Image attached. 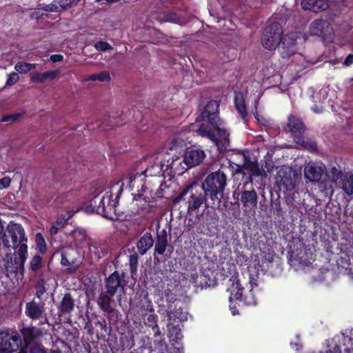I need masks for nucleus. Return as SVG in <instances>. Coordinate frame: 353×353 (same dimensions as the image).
Segmentation results:
<instances>
[{"mask_svg":"<svg viewBox=\"0 0 353 353\" xmlns=\"http://www.w3.org/2000/svg\"><path fill=\"white\" fill-rule=\"evenodd\" d=\"M21 332L23 335L26 347H27L35 339L39 337L41 335V331L39 329L35 328L34 327H24L21 330Z\"/></svg>","mask_w":353,"mask_h":353,"instance_id":"nucleus-24","label":"nucleus"},{"mask_svg":"<svg viewBox=\"0 0 353 353\" xmlns=\"http://www.w3.org/2000/svg\"><path fill=\"white\" fill-rule=\"evenodd\" d=\"M353 63V54H349L344 61V64L347 66Z\"/></svg>","mask_w":353,"mask_h":353,"instance_id":"nucleus-53","label":"nucleus"},{"mask_svg":"<svg viewBox=\"0 0 353 353\" xmlns=\"http://www.w3.org/2000/svg\"><path fill=\"white\" fill-rule=\"evenodd\" d=\"M155 319H156V316L154 315H150L148 318V320L150 322H154Z\"/></svg>","mask_w":353,"mask_h":353,"instance_id":"nucleus-61","label":"nucleus"},{"mask_svg":"<svg viewBox=\"0 0 353 353\" xmlns=\"http://www.w3.org/2000/svg\"><path fill=\"white\" fill-rule=\"evenodd\" d=\"M168 316L169 321H171L172 319H174V317L176 316L174 314V313L172 310H169V311H168Z\"/></svg>","mask_w":353,"mask_h":353,"instance_id":"nucleus-57","label":"nucleus"},{"mask_svg":"<svg viewBox=\"0 0 353 353\" xmlns=\"http://www.w3.org/2000/svg\"><path fill=\"white\" fill-rule=\"evenodd\" d=\"M287 125L294 140L301 137L305 130L303 122L299 118L292 114L288 117Z\"/></svg>","mask_w":353,"mask_h":353,"instance_id":"nucleus-17","label":"nucleus"},{"mask_svg":"<svg viewBox=\"0 0 353 353\" xmlns=\"http://www.w3.org/2000/svg\"><path fill=\"white\" fill-rule=\"evenodd\" d=\"M94 48L98 51H106L112 50V48L110 43L106 41H100L94 44Z\"/></svg>","mask_w":353,"mask_h":353,"instance_id":"nucleus-43","label":"nucleus"},{"mask_svg":"<svg viewBox=\"0 0 353 353\" xmlns=\"http://www.w3.org/2000/svg\"><path fill=\"white\" fill-rule=\"evenodd\" d=\"M30 353H54V352H48L41 345H34L31 347Z\"/></svg>","mask_w":353,"mask_h":353,"instance_id":"nucleus-49","label":"nucleus"},{"mask_svg":"<svg viewBox=\"0 0 353 353\" xmlns=\"http://www.w3.org/2000/svg\"><path fill=\"white\" fill-rule=\"evenodd\" d=\"M125 273L119 274L115 271L111 274L105 280L106 292L110 295L114 296L117 293L124 294L126 281Z\"/></svg>","mask_w":353,"mask_h":353,"instance_id":"nucleus-9","label":"nucleus"},{"mask_svg":"<svg viewBox=\"0 0 353 353\" xmlns=\"http://www.w3.org/2000/svg\"><path fill=\"white\" fill-rule=\"evenodd\" d=\"M163 295L168 302H174L176 300V295L172 293L170 289L165 290Z\"/></svg>","mask_w":353,"mask_h":353,"instance_id":"nucleus-48","label":"nucleus"},{"mask_svg":"<svg viewBox=\"0 0 353 353\" xmlns=\"http://www.w3.org/2000/svg\"><path fill=\"white\" fill-rule=\"evenodd\" d=\"M234 104L236 110L241 116L242 118H245L247 116V110L244 100L241 94H236L234 97Z\"/></svg>","mask_w":353,"mask_h":353,"instance_id":"nucleus-33","label":"nucleus"},{"mask_svg":"<svg viewBox=\"0 0 353 353\" xmlns=\"http://www.w3.org/2000/svg\"><path fill=\"white\" fill-rule=\"evenodd\" d=\"M68 219H65L63 217L59 218L55 223L52 225L50 229V232L52 235H54L57 234L59 230L63 227V225L67 222Z\"/></svg>","mask_w":353,"mask_h":353,"instance_id":"nucleus-37","label":"nucleus"},{"mask_svg":"<svg viewBox=\"0 0 353 353\" xmlns=\"http://www.w3.org/2000/svg\"><path fill=\"white\" fill-rule=\"evenodd\" d=\"M339 186L346 195H353V172H344L341 181L339 182Z\"/></svg>","mask_w":353,"mask_h":353,"instance_id":"nucleus-21","label":"nucleus"},{"mask_svg":"<svg viewBox=\"0 0 353 353\" xmlns=\"http://www.w3.org/2000/svg\"><path fill=\"white\" fill-rule=\"evenodd\" d=\"M59 3L61 8L67 9L76 4L77 0H59Z\"/></svg>","mask_w":353,"mask_h":353,"instance_id":"nucleus-46","label":"nucleus"},{"mask_svg":"<svg viewBox=\"0 0 353 353\" xmlns=\"http://www.w3.org/2000/svg\"><path fill=\"white\" fill-rule=\"evenodd\" d=\"M221 126L222 125H218V127H213L217 132V136L215 135L211 128L205 124H201L196 132L199 135L212 140L215 143L219 150L223 152L226 150L230 145V134Z\"/></svg>","mask_w":353,"mask_h":353,"instance_id":"nucleus-5","label":"nucleus"},{"mask_svg":"<svg viewBox=\"0 0 353 353\" xmlns=\"http://www.w3.org/2000/svg\"><path fill=\"white\" fill-rule=\"evenodd\" d=\"M63 59V55L61 54H52L50 57V60L53 63H57L61 61Z\"/></svg>","mask_w":353,"mask_h":353,"instance_id":"nucleus-52","label":"nucleus"},{"mask_svg":"<svg viewBox=\"0 0 353 353\" xmlns=\"http://www.w3.org/2000/svg\"><path fill=\"white\" fill-rule=\"evenodd\" d=\"M76 252L74 248L68 247L63 248L61 253V264L63 266L70 265L69 270L72 272H76L79 268V261L73 256Z\"/></svg>","mask_w":353,"mask_h":353,"instance_id":"nucleus-14","label":"nucleus"},{"mask_svg":"<svg viewBox=\"0 0 353 353\" xmlns=\"http://www.w3.org/2000/svg\"><path fill=\"white\" fill-rule=\"evenodd\" d=\"M154 245V239L150 233L144 234L137 243V248L140 254H145Z\"/></svg>","mask_w":353,"mask_h":353,"instance_id":"nucleus-22","label":"nucleus"},{"mask_svg":"<svg viewBox=\"0 0 353 353\" xmlns=\"http://www.w3.org/2000/svg\"><path fill=\"white\" fill-rule=\"evenodd\" d=\"M230 281L232 282V287L230 289L231 292L230 299H232V296H233L235 299H241L243 296V288L241 286L239 279L237 276H232Z\"/></svg>","mask_w":353,"mask_h":353,"instance_id":"nucleus-29","label":"nucleus"},{"mask_svg":"<svg viewBox=\"0 0 353 353\" xmlns=\"http://www.w3.org/2000/svg\"><path fill=\"white\" fill-rule=\"evenodd\" d=\"M208 196L198 183L193 182L187 185L182 192L176 196L174 203H177L181 199L185 201L187 205V212L192 214L198 210L199 208L205 204V208H209L211 205L208 202Z\"/></svg>","mask_w":353,"mask_h":353,"instance_id":"nucleus-2","label":"nucleus"},{"mask_svg":"<svg viewBox=\"0 0 353 353\" xmlns=\"http://www.w3.org/2000/svg\"><path fill=\"white\" fill-rule=\"evenodd\" d=\"M205 157L203 150L199 149L191 150L185 152L183 157V163L192 168L200 164Z\"/></svg>","mask_w":353,"mask_h":353,"instance_id":"nucleus-16","label":"nucleus"},{"mask_svg":"<svg viewBox=\"0 0 353 353\" xmlns=\"http://www.w3.org/2000/svg\"><path fill=\"white\" fill-rule=\"evenodd\" d=\"M219 103L216 100H212L205 105L200 118L202 121H208L212 127L221 125L222 122L219 117Z\"/></svg>","mask_w":353,"mask_h":353,"instance_id":"nucleus-10","label":"nucleus"},{"mask_svg":"<svg viewBox=\"0 0 353 353\" xmlns=\"http://www.w3.org/2000/svg\"><path fill=\"white\" fill-rule=\"evenodd\" d=\"M257 199V194L254 190L241 192V201L243 204L245 212H251V210L256 206Z\"/></svg>","mask_w":353,"mask_h":353,"instance_id":"nucleus-18","label":"nucleus"},{"mask_svg":"<svg viewBox=\"0 0 353 353\" xmlns=\"http://www.w3.org/2000/svg\"><path fill=\"white\" fill-rule=\"evenodd\" d=\"M112 296L107 292H103L98 297L97 300V305L103 312L112 314L116 311L112 305L114 303V301L112 299Z\"/></svg>","mask_w":353,"mask_h":353,"instance_id":"nucleus-20","label":"nucleus"},{"mask_svg":"<svg viewBox=\"0 0 353 353\" xmlns=\"http://www.w3.org/2000/svg\"><path fill=\"white\" fill-rule=\"evenodd\" d=\"M36 68L35 63H30L26 62H18L14 65V69L19 73L26 74L30 70Z\"/></svg>","mask_w":353,"mask_h":353,"instance_id":"nucleus-35","label":"nucleus"},{"mask_svg":"<svg viewBox=\"0 0 353 353\" xmlns=\"http://www.w3.org/2000/svg\"><path fill=\"white\" fill-rule=\"evenodd\" d=\"M312 110L316 113H321L322 112V108H319L318 106L315 105L312 108Z\"/></svg>","mask_w":353,"mask_h":353,"instance_id":"nucleus-58","label":"nucleus"},{"mask_svg":"<svg viewBox=\"0 0 353 353\" xmlns=\"http://www.w3.org/2000/svg\"><path fill=\"white\" fill-rule=\"evenodd\" d=\"M41 261H42V258L40 256H39V255L34 256L31 259V261L30 262V268L32 271L38 270L41 268Z\"/></svg>","mask_w":353,"mask_h":353,"instance_id":"nucleus-39","label":"nucleus"},{"mask_svg":"<svg viewBox=\"0 0 353 353\" xmlns=\"http://www.w3.org/2000/svg\"><path fill=\"white\" fill-rule=\"evenodd\" d=\"M227 185V176L221 170L208 174L200 185L212 201V205H219L225 188Z\"/></svg>","mask_w":353,"mask_h":353,"instance_id":"nucleus-3","label":"nucleus"},{"mask_svg":"<svg viewBox=\"0 0 353 353\" xmlns=\"http://www.w3.org/2000/svg\"><path fill=\"white\" fill-rule=\"evenodd\" d=\"M168 245V235L165 230L157 233V239L155 243L154 250L159 254H163Z\"/></svg>","mask_w":353,"mask_h":353,"instance_id":"nucleus-27","label":"nucleus"},{"mask_svg":"<svg viewBox=\"0 0 353 353\" xmlns=\"http://www.w3.org/2000/svg\"><path fill=\"white\" fill-rule=\"evenodd\" d=\"M301 148L310 152H315L317 150L316 143L311 140L305 139L302 135L294 140Z\"/></svg>","mask_w":353,"mask_h":353,"instance_id":"nucleus-30","label":"nucleus"},{"mask_svg":"<svg viewBox=\"0 0 353 353\" xmlns=\"http://www.w3.org/2000/svg\"><path fill=\"white\" fill-rule=\"evenodd\" d=\"M111 79L110 73L108 71L103 70L99 73L92 74L88 76L85 81H99L100 82H108Z\"/></svg>","mask_w":353,"mask_h":353,"instance_id":"nucleus-31","label":"nucleus"},{"mask_svg":"<svg viewBox=\"0 0 353 353\" xmlns=\"http://www.w3.org/2000/svg\"><path fill=\"white\" fill-rule=\"evenodd\" d=\"M283 33V28L279 23H270L264 30L261 37V44L269 50H275L282 40Z\"/></svg>","mask_w":353,"mask_h":353,"instance_id":"nucleus-7","label":"nucleus"},{"mask_svg":"<svg viewBox=\"0 0 353 353\" xmlns=\"http://www.w3.org/2000/svg\"><path fill=\"white\" fill-rule=\"evenodd\" d=\"M97 325L98 326H99L102 330H104L105 331L106 330V322L105 320L101 321H98L97 323Z\"/></svg>","mask_w":353,"mask_h":353,"instance_id":"nucleus-56","label":"nucleus"},{"mask_svg":"<svg viewBox=\"0 0 353 353\" xmlns=\"http://www.w3.org/2000/svg\"><path fill=\"white\" fill-rule=\"evenodd\" d=\"M71 235L75 246H81L88 240H90L85 230L82 228H76L72 232Z\"/></svg>","mask_w":353,"mask_h":353,"instance_id":"nucleus-28","label":"nucleus"},{"mask_svg":"<svg viewBox=\"0 0 353 353\" xmlns=\"http://www.w3.org/2000/svg\"><path fill=\"white\" fill-rule=\"evenodd\" d=\"M90 253L94 256L96 259H99L105 256L106 248L105 243L101 241H92L88 244Z\"/></svg>","mask_w":353,"mask_h":353,"instance_id":"nucleus-23","label":"nucleus"},{"mask_svg":"<svg viewBox=\"0 0 353 353\" xmlns=\"http://www.w3.org/2000/svg\"><path fill=\"white\" fill-rule=\"evenodd\" d=\"M119 184V182L114 184L111 187V190H117V195L114 200L112 199V192L111 191L106 192L102 196L97 195L93 199L94 204H97L96 206V212L100 214L105 217L113 219L112 214H116L117 212V204L119 199V195L123 191L122 186Z\"/></svg>","mask_w":353,"mask_h":353,"instance_id":"nucleus-4","label":"nucleus"},{"mask_svg":"<svg viewBox=\"0 0 353 353\" xmlns=\"http://www.w3.org/2000/svg\"><path fill=\"white\" fill-rule=\"evenodd\" d=\"M97 2H101L102 3H113V2H115L117 1V0H96Z\"/></svg>","mask_w":353,"mask_h":353,"instance_id":"nucleus-59","label":"nucleus"},{"mask_svg":"<svg viewBox=\"0 0 353 353\" xmlns=\"http://www.w3.org/2000/svg\"><path fill=\"white\" fill-rule=\"evenodd\" d=\"M325 171V166L322 163L310 161L304 167V176L311 182L319 181Z\"/></svg>","mask_w":353,"mask_h":353,"instance_id":"nucleus-12","label":"nucleus"},{"mask_svg":"<svg viewBox=\"0 0 353 353\" xmlns=\"http://www.w3.org/2000/svg\"><path fill=\"white\" fill-rule=\"evenodd\" d=\"M249 283L250 284V288H251L250 292H249L250 297L248 295H246L245 301L248 302V304H255L256 302V300L252 293V290L254 289V287L257 286L256 280L254 277H250Z\"/></svg>","mask_w":353,"mask_h":353,"instance_id":"nucleus-36","label":"nucleus"},{"mask_svg":"<svg viewBox=\"0 0 353 353\" xmlns=\"http://www.w3.org/2000/svg\"><path fill=\"white\" fill-rule=\"evenodd\" d=\"M96 206H97V204H94L93 199H92L90 203L85 207L84 210L87 213H92L96 212Z\"/></svg>","mask_w":353,"mask_h":353,"instance_id":"nucleus-51","label":"nucleus"},{"mask_svg":"<svg viewBox=\"0 0 353 353\" xmlns=\"http://www.w3.org/2000/svg\"><path fill=\"white\" fill-rule=\"evenodd\" d=\"M316 0H303L301 2L302 8L304 10H310L314 12Z\"/></svg>","mask_w":353,"mask_h":353,"instance_id":"nucleus-45","label":"nucleus"},{"mask_svg":"<svg viewBox=\"0 0 353 353\" xmlns=\"http://www.w3.org/2000/svg\"><path fill=\"white\" fill-rule=\"evenodd\" d=\"M143 174V172L139 174H131L128 177H127L125 180L128 181V183H129V185L132 188L134 186V182H135L137 177H141Z\"/></svg>","mask_w":353,"mask_h":353,"instance_id":"nucleus-47","label":"nucleus"},{"mask_svg":"<svg viewBox=\"0 0 353 353\" xmlns=\"http://www.w3.org/2000/svg\"><path fill=\"white\" fill-rule=\"evenodd\" d=\"M11 182V179L8 176H5L0 179V190L8 188Z\"/></svg>","mask_w":353,"mask_h":353,"instance_id":"nucleus-50","label":"nucleus"},{"mask_svg":"<svg viewBox=\"0 0 353 353\" xmlns=\"http://www.w3.org/2000/svg\"><path fill=\"white\" fill-rule=\"evenodd\" d=\"M328 3L325 0H316L314 12H319L326 10L328 8Z\"/></svg>","mask_w":353,"mask_h":353,"instance_id":"nucleus-42","label":"nucleus"},{"mask_svg":"<svg viewBox=\"0 0 353 353\" xmlns=\"http://www.w3.org/2000/svg\"><path fill=\"white\" fill-rule=\"evenodd\" d=\"M164 154H159L155 157L154 163L148 168L145 172L150 176H161L170 167L172 169L174 162L172 161L171 163H169V161H167V164L163 163V157Z\"/></svg>","mask_w":353,"mask_h":353,"instance_id":"nucleus-13","label":"nucleus"},{"mask_svg":"<svg viewBox=\"0 0 353 353\" xmlns=\"http://www.w3.org/2000/svg\"><path fill=\"white\" fill-rule=\"evenodd\" d=\"M305 40L301 32H292L285 34L282 37L278 46L281 56L284 59H288L298 54V56L302 59L301 54L298 53V45Z\"/></svg>","mask_w":353,"mask_h":353,"instance_id":"nucleus-6","label":"nucleus"},{"mask_svg":"<svg viewBox=\"0 0 353 353\" xmlns=\"http://www.w3.org/2000/svg\"><path fill=\"white\" fill-rule=\"evenodd\" d=\"M19 79V76L17 72H12L8 75L6 81V86H12L15 84Z\"/></svg>","mask_w":353,"mask_h":353,"instance_id":"nucleus-44","label":"nucleus"},{"mask_svg":"<svg viewBox=\"0 0 353 353\" xmlns=\"http://www.w3.org/2000/svg\"><path fill=\"white\" fill-rule=\"evenodd\" d=\"M17 256L13 259L11 256H7L8 259L5 263V269L8 273L20 272L23 274L25 270L24 264L28 258V252L16 251Z\"/></svg>","mask_w":353,"mask_h":353,"instance_id":"nucleus-11","label":"nucleus"},{"mask_svg":"<svg viewBox=\"0 0 353 353\" xmlns=\"http://www.w3.org/2000/svg\"><path fill=\"white\" fill-rule=\"evenodd\" d=\"M21 114L20 113L11 114L8 115H5L1 119V122L12 123L19 120L21 117Z\"/></svg>","mask_w":353,"mask_h":353,"instance_id":"nucleus-40","label":"nucleus"},{"mask_svg":"<svg viewBox=\"0 0 353 353\" xmlns=\"http://www.w3.org/2000/svg\"><path fill=\"white\" fill-rule=\"evenodd\" d=\"M309 31L312 35L324 37L330 36L332 29L327 21L316 19L310 24Z\"/></svg>","mask_w":353,"mask_h":353,"instance_id":"nucleus-15","label":"nucleus"},{"mask_svg":"<svg viewBox=\"0 0 353 353\" xmlns=\"http://www.w3.org/2000/svg\"><path fill=\"white\" fill-rule=\"evenodd\" d=\"M168 329L170 336L174 335L176 339H179L181 336L180 329L171 323L168 324Z\"/></svg>","mask_w":353,"mask_h":353,"instance_id":"nucleus-41","label":"nucleus"},{"mask_svg":"<svg viewBox=\"0 0 353 353\" xmlns=\"http://www.w3.org/2000/svg\"><path fill=\"white\" fill-rule=\"evenodd\" d=\"M35 241L38 250L41 253H45L46 252L47 248L45 239L43 235L41 233H38L35 236Z\"/></svg>","mask_w":353,"mask_h":353,"instance_id":"nucleus-38","label":"nucleus"},{"mask_svg":"<svg viewBox=\"0 0 353 353\" xmlns=\"http://www.w3.org/2000/svg\"><path fill=\"white\" fill-rule=\"evenodd\" d=\"M37 288H39V292L41 293H43L46 291L45 288H44L43 280H41L40 281L38 282Z\"/></svg>","mask_w":353,"mask_h":353,"instance_id":"nucleus-54","label":"nucleus"},{"mask_svg":"<svg viewBox=\"0 0 353 353\" xmlns=\"http://www.w3.org/2000/svg\"><path fill=\"white\" fill-rule=\"evenodd\" d=\"M74 301L70 294H65L59 306V312L62 314H70L74 310Z\"/></svg>","mask_w":353,"mask_h":353,"instance_id":"nucleus-26","label":"nucleus"},{"mask_svg":"<svg viewBox=\"0 0 353 353\" xmlns=\"http://www.w3.org/2000/svg\"><path fill=\"white\" fill-rule=\"evenodd\" d=\"M141 197H142V196L141 194H138L137 195L135 196L134 199H135V201H138V200L141 199Z\"/></svg>","mask_w":353,"mask_h":353,"instance_id":"nucleus-62","label":"nucleus"},{"mask_svg":"<svg viewBox=\"0 0 353 353\" xmlns=\"http://www.w3.org/2000/svg\"><path fill=\"white\" fill-rule=\"evenodd\" d=\"M344 172H343L340 169L336 168V167L331 168L327 172V176L329 180L332 183H336L338 180L341 181V179L343 176Z\"/></svg>","mask_w":353,"mask_h":353,"instance_id":"nucleus-34","label":"nucleus"},{"mask_svg":"<svg viewBox=\"0 0 353 353\" xmlns=\"http://www.w3.org/2000/svg\"><path fill=\"white\" fill-rule=\"evenodd\" d=\"M1 240L3 248L9 252L15 250L21 254L23 252H28V238L20 223L10 221L1 235Z\"/></svg>","mask_w":353,"mask_h":353,"instance_id":"nucleus-1","label":"nucleus"},{"mask_svg":"<svg viewBox=\"0 0 353 353\" xmlns=\"http://www.w3.org/2000/svg\"><path fill=\"white\" fill-rule=\"evenodd\" d=\"M332 182L325 180L319 183V189L325 196H332L334 192Z\"/></svg>","mask_w":353,"mask_h":353,"instance_id":"nucleus-32","label":"nucleus"},{"mask_svg":"<svg viewBox=\"0 0 353 353\" xmlns=\"http://www.w3.org/2000/svg\"><path fill=\"white\" fill-rule=\"evenodd\" d=\"M326 353H341L339 346L335 345L330 350L327 351Z\"/></svg>","mask_w":353,"mask_h":353,"instance_id":"nucleus-55","label":"nucleus"},{"mask_svg":"<svg viewBox=\"0 0 353 353\" xmlns=\"http://www.w3.org/2000/svg\"><path fill=\"white\" fill-rule=\"evenodd\" d=\"M275 179L279 190L285 192L294 189L300 179V176L296 170L283 167L277 172Z\"/></svg>","mask_w":353,"mask_h":353,"instance_id":"nucleus-8","label":"nucleus"},{"mask_svg":"<svg viewBox=\"0 0 353 353\" xmlns=\"http://www.w3.org/2000/svg\"><path fill=\"white\" fill-rule=\"evenodd\" d=\"M44 307L42 305L32 301L26 304L25 314L31 319H39L44 313Z\"/></svg>","mask_w":353,"mask_h":353,"instance_id":"nucleus-19","label":"nucleus"},{"mask_svg":"<svg viewBox=\"0 0 353 353\" xmlns=\"http://www.w3.org/2000/svg\"><path fill=\"white\" fill-rule=\"evenodd\" d=\"M59 73L60 71L58 70L46 71L42 73L36 72L31 77V81L36 83H43L48 79H54Z\"/></svg>","mask_w":353,"mask_h":353,"instance_id":"nucleus-25","label":"nucleus"},{"mask_svg":"<svg viewBox=\"0 0 353 353\" xmlns=\"http://www.w3.org/2000/svg\"><path fill=\"white\" fill-rule=\"evenodd\" d=\"M3 221L0 219V234H3Z\"/></svg>","mask_w":353,"mask_h":353,"instance_id":"nucleus-60","label":"nucleus"}]
</instances>
